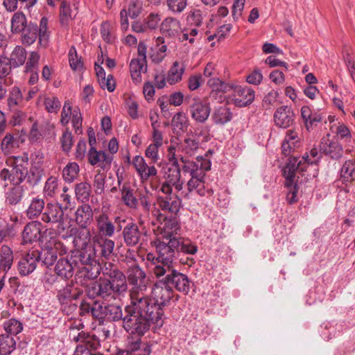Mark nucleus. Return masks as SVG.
Listing matches in <instances>:
<instances>
[{
  "label": "nucleus",
  "mask_w": 355,
  "mask_h": 355,
  "mask_svg": "<svg viewBox=\"0 0 355 355\" xmlns=\"http://www.w3.org/2000/svg\"><path fill=\"white\" fill-rule=\"evenodd\" d=\"M165 319L164 309L153 301L130 302L125 307L123 328L131 337H142L150 329L151 323L162 327Z\"/></svg>",
  "instance_id": "obj_1"
},
{
  "label": "nucleus",
  "mask_w": 355,
  "mask_h": 355,
  "mask_svg": "<svg viewBox=\"0 0 355 355\" xmlns=\"http://www.w3.org/2000/svg\"><path fill=\"white\" fill-rule=\"evenodd\" d=\"M102 272L109 279L100 278L93 282L87 289L90 297H100L105 301L116 300L128 291L125 275L116 268H112L111 263H105Z\"/></svg>",
  "instance_id": "obj_2"
},
{
  "label": "nucleus",
  "mask_w": 355,
  "mask_h": 355,
  "mask_svg": "<svg viewBox=\"0 0 355 355\" xmlns=\"http://www.w3.org/2000/svg\"><path fill=\"white\" fill-rule=\"evenodd\" d=\"M157 252V260L165 263V268L170 269L173 263L176 252H182L185 254H195L198 251V247L189 240L183 239H171L168 243L165 241H155Z\"/></svg>",
  "instance_id": "obj_3"
},
{
  "label": "nucleus",
  "mask_w": 355,
  "mask_h": 355,
  "mask_svg": "<svg viewBox=\"0 0 355 355\" xmlns=\"http://www.w3.org/2000/svg\"><path fill=\"white\" fill-rule=\"evenodd\" d=\"M126 275V282L131 286L130 302L152 301L148 295L150 279L146 272L138 265L134 264L128 268Z\"/></svg>",
  "instance_id": "obj_4"
},
{
  "label": "nucleus",
  "mask_w": 355,
  "mask_h": 355,
  "mask_svg": "<svg viewBox=\"0 0 355 355\" xmlns=\"http://www.w3.org/2000/svg\"><path fill=\"white\" fill-rule=\"evenodd\" d=\"M71 254L78 266H80L79 273L84 278L95 279L98 277L100 266L96 263L97 254L92 244H85L80 250L73 251Z\"/></svg>",
  "instance_id": "obj_5"
},
{
  "label": "nucleus",
  "mask_w": 355,
  "mask_h": 355,
  "mask_svg": "<svg viewBox=\"0 0 355 355\" xmlns=\"http://www.w3.org/2000/svg\"><path fill=\"white\" fill-rule=\"evenodd\" d=\"M320 149L313 148L311 150L310 155L303 156L301 159L291 158L284 168V176L286 178V184L291 185L297 171L304 173L310 164H317L320 159Z\"/></svg>",
  "instance_id": "obj_6"
},
{
  "label": "nucleus",
  "mask_w": 355,
  "mask_h": 355,
  "mask_svg": "<svg viewBox=\"0 0 355 355\" xmlns=\"http://www.w3.org/2000/svg\"><path fill=\"white\" fill-rule=\"evenodd\" d=\"M21 33V42L24 44L30 46L33 44L38 37L39 44L43 47H46L50 36L48 19L43 17L40 20L39 27L37 24L29 22Z\"/></svg>",
  "instance_id": "obj_7"
},
{
  "label": "nucleus",
  "mask_w": 355,
  "mask_h": 355,
  "mask_svg": "<svg viewBox=\"0 0 355 355\" xmlns=\"http://www.w3.org/2000/svg\"><path fill=\"white\" fill-rule=\"evenodd\" d=\"M157 265L152 269L154 275L159 278L167 273L164 278L169 285H173L180 292L187 294L190 291V281L187 275L179 272L174 268L173 263L170 266V269L164 268L165 263Z\"/></svg>",
  "instance_id": "obj_8"
},
{
  "label": "nucleus",
  "mask_w": 355,
  "mask_h": 355,
  "mask_svg": "<svg viewBox=\"0 0 355 355\" xmlns=\"http://www.w3.org/2000/svg\"><path fill=\"white\" fill-rule=\"evenodd\" d=\"M166 196H159L157 198V206L152 210V215L158 222L164 220L166 216H174L180 211L182 200L180 197L173 193L165 194Z\"/></svg>",
  "instance_id": "obj_9"
},
{
  "label": "nucleus",
  "mask_w": 355,
  "mask_h": 355,
  "mask_svg": "<svg viewBox=\"0 0 355 355\" xmlns=\"http://www.w3.org/2000/svg\"><path fill=\"white\" fill-rule=\"evenodd\" d=\"M95 221L98 235L110 238L114 236L116 230L119 232L122 230V223H125V219L116 216L113 221L108 214L102 211L95 216Z\"/></svg>",
  "instance_id": "obj_10"
},
{
  "label": "nucleus",
  "mask_w": 355,
  "mask_h": 355,
  "mask_svg": "<svg viewBox=\"0 0 355 355\" xmlns=\"http://www.w3.org/2000/svg\"><path fill=\"white\" fill-rule=\"evenodd\" d=\"M146 53L147 45L140 42L137 46V57L132 58L129 65L131 78L136 84L141 81V73L147 71Z\"/></svg>",
  "instance_id": "obj_11"
},
{
  "label": "nucleus",
  "mask_w": 355,
  "mask_h": 355,
  "mask_svg": "<svg viewBox=\"0 0 355 355\" xmlns=\"http://www.w3.org/2000/svg\"><path fill=\"white\" fill-rule=\"evenodd\" d=\"M180 161L182 163L181 169L184 174L190 175V179L205 178V173L211 169V162L202 157H198L196 161H192L181 157Z\"/></svg>",
  "instance_id": "obj_12"
},
{
  "label": "nucleus",
  "mask_w": 355,
  "mask_h": 355,
  "mask_svg": "<svg viewBox=\"0 0 355 355\" xmlns=\"http://www.w3.org/2000/svg\"><path fill=\"white\" fill-rule=\"evenodd\" d=\"M164 181L162 182L160 191L164 194H171L173 187L176 191H180L183 189L184 182L181 179V168L180 166H170L164 172Z\"/></svg>",
  "instance_id": "obj_13"
},
{
  "label": "nucleus",
  "mask_w": 355,
  "mask_h": 355,
  "mask_svg": "<svg viewBox=\"0 0 355 355\" xmlns=\"http://www.w3.org/2000/svg\"><path fill=\"white\" fill-rule=\"evenodd\" d=\"M151 295L153 300V302L160 309L166 306L171 301L173 295V290L166 279L164 278L155 283L151 290Z\"/></svg>",
  "instance_id": "obj_14"
},
{
  "label": "nucleus",
  "mask_w": 355,
  "mask_h": 355,
  "mask_svg": "<svg viewBox=\"0 0 355 355\" xmlns=\"http://www.w3.org/2000/svg\"><path fill=\"white\" fill-rule=\"evenodd\" d=\"M64 210L59 202H48L41 216V220L45 223L58 224V230H64Z\"/></svg>",
  "instance_id": "obj_15"
},
{
  "label": "nucleus",
  "mask_w": 355,
  "mask_h": 355,
  "mask_svg": "<svg viewBox=\"0 0 355 355\" xmlns=\"http://www.w3.org/2000/svg\"><path fill=\"white\" fill-rule=\"evenodd\" d=\"M195 191L200 196H211L213 189L205 181V178H193L187 183V191H183L184 197L189 199L192 192Z\"/></svg>",
  "instance_id": "obj_16"
},
{
  "label": "nucleus",
  "mask_w": 355,
  "mask_h": 355,
  "mask_svg": "<svg viewBox=\"0 0 355 355\" xmlns=\"http://www.w3.org/2000/svg\"><path fill=\"white\" fill-rule=\"evenodd\" d=\"M320 152L332 159H338L343 155V146L336 138L331 139L328 134L324 137L320 144Z\"/></svg>",
  "instance_id": "obj_17"
},
{
  "label": "nucleus",
  "mask_w": 355,
  "mask_h": 355,
  "mask_svg": "<svg viewBox=\"0 0 355 355\" xmlns=\"http://www.w3.org/2000/svg\"><path fill=\"white\" fill-rule=\"evenodd\" d=\"M232 101L238 107H245L250 105L254 100V91L248 87L232 86Z\"/></svg>",
  "instance_id": "obj_18"
},
{
  "label": "nucleus",
  "mask_w": 355,
  "mask_h": 355,
  "mask_svg": "<svg viewBox=\"0 0 355 355\" xmlns=\"http://www.w3.org/2000/svg\"><path fill=\"white\" fill-rule=\"evenodd\" d=\"M81 293L80 290L71 282L57 288L56 297L61 304H69L78 299Z\"/></svg>",
  "instance_id": "obj_19"
},
{
  "label": "nucleus",
  "mask_w": 355,
  "mask_h": 355,
  "mask_svg": "<svg viewBox=\"0 0 355 355\" xmlns=\"http://www.w3.org/2000/svg\"><path fill=\"white\" fill-rule=\"evenodd\" d=\"M92 240L97 256L107 259L112 255L115 245L114 241L100 235L94 236Z\"/></svg>",
  "instance_id": "obj_20"
},
{
  "label": "nucleus",
  "mask_w": 355,
  "mask_h": 355,
  "mask_svg": "<svg viewBox=\"0 0 355 355\" xmlns=\"http://www.w3.org/2000/svg\"><path fill=\"white\" fill-rule=\"evenodd\" d=\"M209 104L198 97L193 98L190 105V113L191 118L198 123L205 122L210 114Z\"/></svg>",
  "instance_id": "obj_21"
},
{
  "label": "nucleus",
  "mask_w": 355,
  "mask_h": 355,
  "mask_svg": "<svg viewBox=\"0 0 355 355\" xmlns=\"http://www.w3.org/2000/svg\"><path fill=\"white\" fill-rule=\"evenodd\" d=\"M27 175V168L21 164L13 166L10 170L3 168L0 172V178L2 180H9L15 185H19Z\"/></svg>",
  "instance_id": "obj_22"
},
{
  "label": "nucleus",
  "mask_w": 355,
  "mask_h": 355,
  "mask_svg": "<svg viewBox=\"0 0 355 355\" xmlns=\"http://www.w3.org/2000/svg\"><path fill=\"white\" fill-rule=\"evenodd\" d=\"M79 268L80 266H78L71 254L70 258H61L58 261L55 266V272L58 276L69 279L73 276L75 270H79Z\"/></svg>",
  "instance_id": "obj_23"
},
{
  "label": "nucleus",
  "mask_w": 355,
  "mask_h": 355,
  "mask_svg": "<svg viewBox=\"0 0 355 355\" xmlns=\"http://www.w3.org/2000/svg\"><path fill=\"white\" fill-rule=\"evenodd\" d=\"M200 148V142L193 136H187L182 141L178 143L180 158H189L195 155Z\"/></svg>",
  "instance_id": "obj_24"
},
{
  "label": "nucleus",
  "mask_w": 355,
  "mask_h": 355,
  "mask_svg": "<svg viewBox=\"0 0 355 355\" xmlns=\"http://www.w3.org/2000/svg\"><path fill=\"white\" fill-rule=\"evenodd\" d=\"M294 118L292 108L286 105L277 108L273 115L275 125L282 128H288L293 123Z\"/></svg>",
  "instance_id": "obj_25"
},
{
  "label": "nucleus",
  "mask_w": 355,
  "mask_h": 355,
  "mask_svg": "<svg viewBox=\"0 0 355 355\" xmlns=\"http://www.w3.org/2000/svg\"><path fill=\"white\" fill-rule=\"evenodd\" d=\"M168 217L166 216V220L160 222L162 226L160 227V237L158 238L159 241H161V239H165L166 243H168L171 239H178L175 235L180 229V225L177 219L173 216L168 219Z\"/></svg>",
  "instance_id": "obj_26"
},
{
  "label": "nucleus",
  "mask_w": 355,
  "mask_h": 355,
  "mask_svg": "<svg viewBox=\"0 0 355 355\" xmlns=\"http://www.w3.org/2000/svg\"><path fill=\"white\" fill-rule=\"evenodd\" d=\"M132 164L143 181H146L150 178L155 177L157 174V171L155 166L148 165L144 158L140 155H137L133 158Z\"/></svg>",
  "instance_id": "obj_27"
},
{
  "label": "nucleus",
  "mask_w": 355,
  "mask_h": 355,
  "mask_svg": "<svg viewBox=\"0 0 355 355\" xmlns=\"http://www.w3.org/2000/svg\"><path fill=\"white\" fill-rule=\"evenodd\" d=\"M38 251H32L26 254L18 262V270L21 275L26 276L32 273L38 262Z\"/></svg>",
  "instance_id": "obj_28"
},
{
  "label": "nucleus",
  "mask_w": 355,
  "mask_h": 355,
  "mask_svg": "<svg viewBox=\"0 0 355 355\" xmlns=\"http://www.w3.org/2000/svg\"><path fill=\"white\" fill-rule=\"evenodd\" d=\"M113 156L105 151H97L94 147H91L88 153V160L92 165H96L103 170L110 168Z\"/></svg>",
  "instance_id": "obj_29"
},
{
  "label": "nucleus",
  "mask_w": 355,
  "mask_h": 355,
  "mask_svg": "<svg viewBox=\"0 0 355 355\" xmlns=\"http://www.w3.org/2000/svg\"><path fill=\"white\" fill-rule=\"evenodd\" d=\"M123 241L127 246L134 247L139 243L142 234L135 223H128L122 230Z\"/></svg>",
  "instance_id": "obj_30"
},
{
  "label": "nucleus",
  "mask_w": 355,
  "mask_h": 355,
  "mask_svg": "<svg viewBox=\"0 0 355 355\" xmlns=\"http://www.w3.org/2000/svg\"><path fill=\"white\" fill-rule=\"evenodd\" d=\"M301 144L299 134L293 130L286 132L284 140L282 144V153L285 156H289L292 152L298 148Z\"/></svg>",
  "instance_id": "obj_31"
},
{
  "label": "nucleus",
  "mask_w": 355,
  "mask_h": 355,
  "mask_svg": "<svg viewBox=\"0 0 355 355\" xmlns=\"http://www.w3.org/2000/svg\"><path fill=\"white\" fill-rule=\"evenodd\" d=\"M42 223L33 221L28 223L22 233L23 241L25 243H33L41 239Z\"/></svg>",
  "instance_id": "obj_32"
},
{
  "label": "nucleus",
  "mask_w": 355,
  "mask_h": 355,
  "mask_svg": "<svg viewBox=\"0 0 355 355\" xmlns=\"http://www.w3.org/2000/svg\"><path fill=\"white\" fill-rule=\"evenodd\" d=\"M182 30L180 21L174 17H166L160 24V31L166 37H175Z\"/></svg>",
  "instance_id": "obj_33"
},
{
  "label": "nucleus",
  "mask_w": 355,
  "mask_h": 355,
  "mask_svg": "<svg viewBox=\"0 0 355 355\" xmlns=\"http://www.w3.org/2000/svg\"><path fill=\"white\" fill-rule=\"evenodd\" d=\"M77 14V7L73 4V9L66 1H62L60 8L59 21L62 27L67 28Z\"/></svg>",
  "instance_id": "obj_34"
},
{
  "label": "nucleus",
  "mask_w": 355,
  "mask_h": 355,
  "mask_svg": "<svg viewBox=\"0 0 355 355\" xmlns=\"http://www.w3.org/2000/svg\"><path fill=\"white\" fill-rule=\"evenodd\" d=\"M93 217L92 209L89 205L84 204L78 207L75 213L76 223L82 228H86Z\"/></svg>",
  "instance_id": "obj_35"
},
{
  "label": "nucleus",
  "mask_w": 355,
  "mask_h": 355,
  "mask_svg": "<svg viewBox=\"0 0 355 355\" xmlns=\"http://www.w3.org/2000/svg\"><path fill=\"white\" fill-rule=\"evenodd\" d=\"M189 125V119L186 114L182 112L176 113L171 121L173 132L178 135H180L186 132Z\"/></svg>",
  "instance_id": "obj_36"
},
{
  "label": "nucleus",
  "mask_w": 355,
  "mask_h": 355,
  "mask_svg": "<svg viewBox=\"0 0 355 355\" xmlns=\"http://www.w3.org/2000/svg\"><path fill=\"white\" fill-rule=\"evenodd\" d=\"M45 202L42 198L38 197L33 198L26 211V216L29 219L37 218L39 216H42V211L44 210Z\"/></svg>",
  "instance_id": "obj_37"
},
{
  "label": "nucleus",
  "mask_w": 355,
  "mask_h": 355,
  "mask_svg": "<svg viewBox=\"0 0 355 355\" xmlns=\"http://www.w3.org/2000/svg\"><path fill=\"white\" fill-rule=\"evenodd\" d=\"M120 191L124 205L130 209H136L138 200L134 195V190L128 184H124L120 189Z\"/></svg>",
  "instance_id": "obj_38"
},
{
  "label": "nucleus",
  "mask_w": 355,
  "mask_h": 355,
  "mask_svg": "<svg viewBox=\"0 0 355 355\" xmlns=\"http://www.w3.org/2000/svg\"><path fill=\"white\" fill-rule=\"evenodd\" d=\"M184 70L185 67L183 64H180L178 61L174 62L168 72L166 76L167 82L170 85H175L179 83L182 80Z\"/></svg>",
  "instance_id": "obj_39"
},
{
  "label": "nucleus",
  "mask_w": 355,
  "mask_h": 355,
  "mask_svg": "<svg viewBox=\"0 0 355 355\" xmlns=\"http://www.w3.org/2000/svg\"><path fill=\"white\" fill-rule=\"evenodd\" d=\"M13 262V253L10 248L3 245L0 251V270L4 272L9 270Z\"/></svg>",
  "instance_id": "obj_40"
},
{
  "label": "nucleus",
  "mask_w": 355,
  "mask_h": 355,
  "mask_svg": "<svg viewBox=\"0 0 355 355\" xmlns=\"http://www.w3.org/2000/svg\"><path fill=\"white\" fill-rule=\"evenodd\" d=\"M27 58V53L26 49L19 45L16 46L12 51L9 61L13 67H19L23 65Z\"/></svg>",
  "instance_id": "obj_41"
},
{
  "label": "nucleus",
  "mask_w": 355,
  "mask_h": 355,
  "mask_svg": "<svg viewBox=\"0 0 355 355\" xmlns=\"http://www.w3.org/2000/svg\"><path fill=\"white\" fill-rule=\"evenodd\" d=\"M60 191L58 180L53 176L49 177L45 182L43 194L45 198H55Z\"/></svg>",
  "instance_id": "obj_42"
},
{
  "label": "nucleus",
  "mask_w": 355,
  "mask_h": 355,
  "mask_svg": "<svg viewBox=\"0 0 355 355\" xmlns=\"http://www.w3.org/2000/svg\"><path fill=\"white\" fill-rule=\"evenodd\" d=\"M24 193V189L22 186L15 185L6 193V202L10 205L18 204L22 199Z\"/></svg>",
  "instance_id": "obj_43"
},
{
  "label": "nucleus",
  "mask_w": 355,
  "mask_h": 355,
  "mask_svg": "<svg viewBox=\"0 0 355 355\" xmlns=\"http://www.w3.org/2000/svg\"><path fill=\"white\" fill-rule=\"evenodd\" d=\"M232 115L230 110L225 105H222L214 111L212 119L216 124L223 125L232 119Z\"/></svg>",
  "instance_id": "obj_44"
},
{
  "label": "nucleus",
  "mask_w": 355,
  "mask_h": 355,
  "mask_svg": "<svg viewBox=\"0 0 355 355\" xmlns=\"http://www.w3.org/2000/svg\"><path fill=\"white\" fill-rule=\"evenodd\" d=\"M16 347V340L13 336L8 334L0 336V354L9 355Z\"/></svg>",
  "instance_id": "obj_45"
},
{
  "label": "nucleus",
  "mask_w": 355,
  "mask_h": 355,
  "mask_svg": "<svg viewBox=\"0 0 355 355\" xmlns=\"http://www.w3.org/2000/svg\"><path fill=\"white\" fill-rule=\"evenodd\" d=\"M104 313V319L110 321L123 320V318L124 317L121 307L119 305L114 304H105Z\"/></svg>",
  "instance_id": "obj_46"
},
{
  "label": "nucleus",
  "mask_w": 355,
  "mask_h": 355,
  "mask_svg": "<svg viewBox=\"0 0 355 355\" xmlns=\"http://www.w3.org/2000/svg\"><path fill=\"white\" fill-rule=\"evenodd\" d=\"M43 175L44 170L42 165L32 164L30 170H27L26 178L31 185L35 186L41 181Z\"/></svg>",
  "instance_id": "obj_47"
},
{
  "label": "nucleus",
  "mask_w": 355,
  "mask_h": 355,
  "mask_svg": "<svg viewBox=\"0 0 355 355\" xmlns=\"http://www.w3.org/2000/svg\"><path fill=\"white\" fill-rule=\"evenodd\" d=\"M28 24L26 15L22 12H17L11 18V32L20 33Z\"/></svg>",
  "instance_id": "obj_48"
},
{
  "label": "nucleus",
  "mask_w": 355,
  "mask_h": 355,
  "mask_svg": "<svg viewBox=\"0 0 355 355\" xmlns=\"http://www.w3.org/2000/svg\"><path fill=\"white\" fill-rule=\"evenodd\" d=\"M83 328L84 325L80 320L74 321L70 327V338L76 342H84L89 339V336L82 330Z\"/></svg>",
  "instance_id": "obj_49"
},
{
  "label": "nucleus",
  "mask_w": 355,
  "mask_h": 355,
  "mask_svg": "<svg viewBox=\"0 0 355 355\" xmlns=\"http://www.w3.org/2000/svg\"><path fill=\"white\" fill-rule=\"evenodd\" d=\"M355 171V157L346 161L340 169V178L344 182H351L354 180Z\"/></svg>",
  "instance_id": "obj_50"
},
{
  "label": "nucleus",
  "mask_w": 355,
  "mask_h": 355,
  "mask_svg": "<svg viewBox=\"0 0 355 355\" xmlns=\"http://www.w3.org/2000/svg\"><path fill=\"white\" fill-rule=\"evenodd\" d=\"M79 166L75 162H70L66 165L62 171L64 180L68 182H72L78 177Z\"/></svg>",
  "instance_id": "obj_51"
},
{
  "label": "nucleus",
  "mask_w": 355,
  "mask_h": 355,
  "mask_svg": "<svg viewBox=\"0 0 355 355\" xmlns=\"http://www.w3.org/2000/svg\"><path fill=\"white\" fill-rule=\"evenodd\" d=\"M91 185L87 182H80L75 187L77 199L81 202L88 201L91 194Z\"/></svg>",
  "instance_id": "obj_52"
},
{
  "label": "nucleus",
  "mask_w": 355,
  "mask_h": 355,
  "mask_svg": "<svg viewBox=\"0 0 355 355\" xmlns=\"http://www.w3.org/2000/svg\"><path fill=\"white\" fill-rule=\"evenodd\" d=\"M207 85L212 89L211 95L216 92L226 93L231 91L232 86L223 82L218 78H211L207 81Z\"/></svg>",
  "instance_id": "obj_53"
},
{
  "label": "nucleus",
  "mask_w": 355,
  "mask_h": 355,
  "mask_svg": "<svg viewBox=\"0 0 355 355\" xmlns=\"http://www.w3.org/2000/svg\"><path fill=\"white\" fill-rule=\"evenodd\" d=\"M38 261L41 260L46 266L53 265L57 259L56 253L51 250L48 245L41 252H38Z\"/></svg>",
  "instance_id": "obj_54"
},
{
  "label": "nucleus",
  "mask_w": 355,
  "mask_h": 355,
  "mask_svg": "<svg viewBox=\"0 0 355 355\" xmlns=\"http://www.w3.org/2000/svg\"><path fill=\"white\" fill-rule=\"evenodd\" d=\"M43 104L45 110L49 113H58L61 107V103L56 96H44Z\"/></svg>",
  "instance_id": "obj_55"
},
{
  "label": "nucleus",
  "mask_w": 355,
  "mask_h": 355,
  "mask_svg": "<svg viewBox=\"0 0 355 355\" xmlns=\"http://www.w3.org/2000/svg\"><path fill=\"white\" fill-rule=\"evenodd\" d=\"M69 62L70 67L73 71L80 70L83 67V62L81 58L78 57L77 51L74 46H71L69 51Z\"/></svg>",
  "instance_id": "obj_56"
},
{
  "label": "nucleus",
  "mask_w": 355,
  "mask_h": 355,
  "mask_svg": "<svg viewBox=\"0 0 355 355\" xmlns=\"http://www.w3.org/2000/svg\"><path fill=\"white\" fill-rule=\"evenodd\" d=\"M4 329L6 331V334L12 336L20 333L23 329V326L19 321L11 318L4 323Z\"/></svg>",
  "instance_id": "obj_57"
},
{
  "label": "nucleus",
  "mask_w": 355,
  "mask_h": 355,
  "mask_svg": "<svg viewBox=\"0 0 355 355\" xmlns=\"http://www.w3.org/2000/svg\"><path fill=\"white\" fill-rule=\"evenodd\" d=\"M167 159L171 163V166H180L179 164V153H178V143L171 141V144L167 149Z\"/></svg>",
  "instance_id": "obj_58"
},
{
  "label": "nucleus",
  "mask_w": 355,
  "mask_h": 355,
  "mask_svg": "<svg viewBox=\"0 0 355 355\" xmlns=\"http://www.w3.org/2000/svg\"><path fill=\"white\" fill-rule=\"evenodd\" d=\"M167 6L173 13H181L187 6V0H167Z\"/></svg>",
  "instance_id": "obj_59"
},
{
  "label": "nucleus",
  "mask_w": 355,
  "mask_h": 355,
  "mask_svg": "<svg viewBox=\"0 0 355 355\" xmlns=\"http://www.w3.org/2000/svg\"><path fill=\"white\" fill-rule=\"evenodd\" d=\"M161 21V15L158 13L151 12L145 19L148 30H155L157 28Z\"/></svg>",
  "instance_id": "obj_60"
},
{
  "label": "nucleus",
  "mask_w": 355,
  "mask_h": 355,
  "mask_svg": "<svg viewBox=\"0 0 355 355\" xmlns=\"http://www.w3.org/2000/svg\"><path fill=\"white\" fill-rule=\"evenodd\" d=\"M12 65L8 60V58L0 55V78L6 77L10 72Z\"/></svg>",
  "instance_id": "obj_61"
},
{
  "label": "nucleus",
  "mask_w": 355,
  "mask_h": 355,
  "mask_svg": "<svg viewBox=\"0 0 355 355\" xmlns=\"http://www.w3.org/2000/svg\"><path fill=\"white\" fill-rule=\"evenodd\" d=\"M105 183V175L103 173H98L95 175L94 179V192L101 195L103 193Z\"/></svg>",
  "instance_id": "obj_62"
},
{
  "label": "nucleus",
  "mask_w": 355,
  "mask_h": 355,
  "mask_svg": "<svg viewBox=\"0 0 355 355\" xmlns=\"http://www.w3.org/2000/svg\"><path fill=\"white\" fill-rule=\"evenodd\" d=\"M142 3L139 0H132L127 10L131 18H137L141 12Z\"/></svg>",
  "instance_id": "obj_63"
},
{
  "label": "nucleus",
  "mask_w": 355,
  "mask_h": 355,
  "mask_svg": "<svg viewBox=\"0 0 355 355\" xmlns=\"http://www.w3.org/2000/svg\"><path fill=\"white\" fill-rule=\"evenodd\" d=\"M22 95L18 87H13L8 98V105L12 109L21 100Z\"/></svg>",
  "instance_id": "obj_64"
}]
</instances>
